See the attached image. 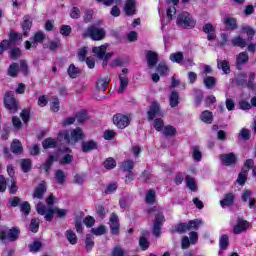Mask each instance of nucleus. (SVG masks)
Returning <instances> with one entry per match:
<instances>
[{
  "label": "nucleus",
  "instance_id": "f257e3e1",
  "mask_svg": "<svg viewBox=\"0 0 256 256\" xmlns=\"http://www.w3.org/2000/svg\"><path fill=\"white\" fill-rule=\"evenodd\" d=\"M71 149L69 148H60L59 153L56 156H49L46 160V163L43 166L44 171H49L51 169V165L55 163V161H59L60 165H68L73 161V156L70 154Z\"/></svg>",
  "mask_w": 256,
  "mask_h": 256
},
{
  "label": "nucleus",
  "instance_id": "f03ea898",
  "mask_svg": "<svg viewBox=\"0 0 256 256\" xmlns=\"http://www.w3.org/2000/svg\"><path fill=\"white\" fill-rule=\"evenodd\" d=\"M36 210L38 215H42L46 221H53L54 215H56L58 218H61L65 217V215L68 213L67 209H60L57 207L45 208L43 203H38L36 205Z\"/></svg>",
  "mask_w": 256,
  "mask_h": 256
},
{
  "label": "nucleus",
  "instance_id": "7ed1b4c3",
  "mask_svg": "<svg viewBox=\"0 0 256 256\" xmlns=\"http://www.w3.org/2000/svg\"><path fill=\"white\" fill-rule=\"evenodd\" d=\"M84 138L85 134L83 133V130L81 128L61 131L58 135L59 141H61V139H64V141L68 143V145H75L76 143H78V141H81Z\"/></svg>",
  "mask_w": 256,
  "mask_h": 256
},
{
  "label": "nucleus",
  "instance_id": "20e7f679",
  "mask_svg": "<svg viewBox=\"0 0 256 256\" xmlns=\"http://www.w3.org/2000/svg\"><path fill=\"white\" fill-rule=\"evenodd\" d=\"M149 213H154L156 215L153 226V235H155V237H160L161 227H163V223H165L163 212L161 211V208L154 207L149 211Z\"/></svg>",
  "mask_w": 256,
  "mask_h": 256
},
{
  "label": "nucleus",
  "instance_id": "39448f33",
  "mask_svg": "<svg viewBox=\"0 0 256 256\" xmlns=\"http://www.w3.org/2000/svg\"><path fill=\"white\" fill-rule=\"evenodd\" d=\"M84 37H90L93 41H102L105 39V29L93 25L85 31Z\"/></svg>",
  "mask_w": 256,
  "mask_h": 256
},
{
  "label": "nucleus",
  "instance_id": "423d86ee",
  "mask_svg": "<svg viewBox=\"0 0 256 256\" xmlns=\"http://www.w3.org/2000/svg\"><path fill=\"white\" fill-rule=\"evenodd\" d=\"M177 25L182 27V29H193L195 27V20H193L191 14L183 12L177 18Z\"/></svg>",
  "mask_w": 256,
  "mask_h": 256
},
{
  "label": "nucleus",
  "instance_id": "0eeeda50",
  "mask_svg": "<svg viewBox=\"0 0 256 256\" xmlns=\"http://www.w3.org/2000/svg\"><path fill=\"white\" fill-rule=\"evenodd\" d=\"M29 72V68L27 67V62L22 61L20 62V66L17 65V63H13L8 68V75L10 77H17L19 73H23L24 75H27Z\"/></svg>",
  "mask_w": 256,
  "mask_h": 256
},
{
  "label": "nucleus",
  "instance_id": "6e6552de",
  "mask_svg": "<svg viewBox=\"0 0 256 256\" xmlns=\"http://www.w3.org/2000/svg\"><path fill=\"white\" fill-rule=\"evenodd\" d=\"M254 165L255 162L252 159H248L245 161L244 167L242 168L241 172L238 175V185H245V182L247 181V173L249 172V169H253Z\"/></svg>",
  "mask_w": 256,
  "mask_h": 256
},
{
  "label": "nucleus",
  "instance_id": "1a4fd4ad",
  "mask_svg": "<svg viewBox=\"0 0 256 256\" xmlns=\"http://www.w3.org/2000/svg\"><path fill=\"white\" fill-rule=\"evenodd\" d=\"M4 105L10 113H17V110L19 109V104L11 92L6 93L4 97Z\"/></svg>",
  "mask_w": 256,
  "mask_h": 256
},
{
  "label": "nucleus",
  "instance_id": "9d476101",
  "mask_svg": "<svg viewBox=\"0 0 256 256\" xmlns=\"http://www.w3.org/2000/svg\"><path fill=\"white\" fill-rule=\"evenodd\" d=\"M113 123L118 127V129H125L129 127V124L131 123V116L116 114L113 116Z\"/></svg>",
  "mask_w": 256,
  "mask_h": 256
},
{
  "label": "nucleus",
  "instance_id": "9b49d317",
  "mask_svg": "<svg viewBox=\"0 0 256 256\" xmlns=\"http://www.w3.org/2000/svg\"><path fill=\"white\" fill-rule=\"evenodd\" d=\"M156 117H163V111L158 102H152L148 111V121H153Z\"/></svg>",
  "mask_w": 256,
  "mask_h": 256
},
{
  "label": "nucleus",
  "instance_id": "f8f14e48",
  "mask_svg": "<svg viewBox=\"0 0 256 256\" xmlns=\"http://www.w3.org/2000/svg\"><path fill=\"white\" fill-rule=\"evenodd\" d=\"M45 39V34L43 32H37L33 38H30V41L25 42V49L29 50L32 47H37L38 43H43Z\"/></svg>",
  "mask_w": 256,
  "mask_h": 256
},
{
  "label": "nucleus",
  "instance_id": "ddd939ff",
  "mask_svg": "<svg viewBox=\"0 0 256 256\" xmlns=\"http://www.w3.org/2000/svg\"><path fill=\"white\" fill-rule=\"evenodd\" d=\"M127 73H129V70L127 68H123L122 73L119 75L120 87L118 89V93H125V89H127V85H129V78H127Z\"/></svg>",
  "mask_w": 256,
  "mask_h": 256
},
{
  "label": "nucleus",
  "instance_id": "4468645a",
  "mask_svg": "<svg viewBox=\"0 0 256 256\" xmlns=\"http://www.w3.org/2000/svg\"><path fill=\"white\" fill-rule=\"evenodd\" d=\"M19 39V34L15 33V32H11L10 33V41L9 40H3L0 43V55H3V52L6 49H9V47H11L12 43H15V40Z\"/></svg>",
  "mask_w": 256,
  "mask_h": 256
},
{
  "label": "nucleus",
  "instance_id": "2eb2a0df",
  "mask_svg": "<svg viewBox=\"0 0 256 256\" xmlns=\"http://www.w3.org/2000/svg\"><path fill=\"white\" fill-rule=\"evenodd\" d=\"M223 24L228 31H235L239 27L237 24V18L231 16H225L223 18Z\"/></svg>",
  "mask_w": 256,
  "mask_h": 256
},
{
  "label": "nucleus",
  "instance_id": "dca6fc26",
  "mask_svg": "<svg viewBox=\"0 0 256 256\" xmlns=\"http://www.w3.org/2000/svg\"><path fill=\"white\" fill-rule=\"evenodd\" d=\"M110 229L112 235H119V216L114 213L110 216Z\"/></svg>",
  "mask_w": 256,
  "mask_h": 256
},
{
  "label": "nucleus",
  "instance_id": "f3484780",
  "mask_svg": "<svg viewBox=\"0 0 256 256\" xmlns=\"http://www.w3.org/2000/svg\"><path fill=\"white\" fill-rule=\"evenodd\" d=\"M46 191H47V184H45V182H40L38 187L34 189L33 198L43 199V195H45Z\"/></svg>",
  "mask_w": 256,
  "mask_h": 256
},
{
  "label": "nucleus",
  "instance_id": "a211bd4d",
  "mask_svg": "<svg viewBox=\"0 0 256 256\" xmlns=\"http://www.w3.org/2000/svg\"><path fill=\"white\" fill-rule=\"evenodd\" d=\"M220 160L223 165H235V163L237 162V157L233 153L222 154L220 155Z\"/></svg>",
  "mask_w": 256,
  "mask_h": 256
},
{
  "label": "nucleus",
  "instance_id": "6ab92c4d",
  "mask_svg": "<svg viewBox=\"0 0 256 256\" xmlns=\"http://www.w3.org/2000/svg\"><path fill=\"white\" fill-rule=\"evenodd\" d=\"M107 47H109V44L96 46L92 49V53L95 55V57H98V59H103L105 57V53H107Z\"/></svg>",
  "mask_w": 256,
  "mask_h": 256
},
{
  "label": "nucleus",
  "instance_id": "aec40b11",
  "mask_svg": "<svg viewBox=\"0 0 256 256\" xmlns=\"http://www.w3.org/2000/svg\"><path fill=\"white\" fill-rule=\"evenodd\" d=\"M247 229H249V222L238 220L237 224L234 226V233L239 235V233H243V231H247Z\"/></svg>",
  "mask_w": 256,
  "mask_h": 256
},
{
  "label": "nucleus",
  "instance_id": "412c9836",
  "mask_svg": "<svg viewBox=\"0 0 256 256\" xmlns=\"http://www.w3.org/2000/svg\"><path fill=\"white\" fill-rule=\"evenodd\" d=\"M230 43H231V45H233V47H241V48L247 47V40H245L240 35L233 37L230 40Z\"/></svg>",
  "mask_w": 256,
  "mask_h": 256
},
{
  "label": "nucleus",
  "instance_id": "4be33fe9",
  "mask_svg": "<svg viewBox=\"0 0 256 256\" xmlns=\"http://www.w3.org/2000/svg\"><path fill=\"white\" fill-rule=\"evenodd\" d=\"M171 3L173 6L167 9L168 19H173L174 15L177 14V8L175 6L179 3V0H168V5H171Z\"/></svg>",
  "mask_w": 256,
  "mask_h": 256
},
{
  "label": "nucleus",
  "instance_id": "5701e85b",
  "mask_svg": "<svg viewBox=\"0 0 256 256\" xmlns=\"http://www.w3.org/2000/svg\"><path fill=\"white\" fill-rule=\"evenodd\" d=\"M22 30L23 35L27 36V31H30L31 26L33 25V20H31V17L25 16L22 21Z\"/></svg>",
  "mask_w": 256,
  "mask_h": 256
},
{
  "label": "nucleus",
  "instance_id": "b1692460",
  "mask_svg": "<svg viewBox=\"0 0 256 256\" xmlns=\"http://www.w3.org/2000/svg\"><path fill=\"white\" fill-rule=\"evenodd\" d=\"M11 151L16 155H21V153H23V145L21 144V141L14 139L11 144Z\"/></svg>",
  "mask_w": 256,
  "mask_h": 256
},
{
  "label": "nucleus",
  "instance_id": "393cba45",
  "mask_svg": "<svg viewBox=\"0 0 256 256\" xmlns=\"http://www.w3.org/2000/svg\"><path fill=\"white\" fill-rule=\"evenodd\" d=\"M249 61V54L247 52H241L239 55L236 57V65L238 69L241 67V65H245Z\"/></svg>",
  "mask_w": 256,
  "mask_h": 256
},
{
  "label": "nucleus",
  "instance_id": "a878e982",
  "mask_svg": "<svg viewBox=\"0 0 256 256\" xmlns=\"http://www.w3.org/2000/svg\"><path fill=\"white\" fill-rule=\"evenodd\" d=\"M146 59L148 63V67H155L157 65V53L153 51H148L146 54Z\"/></svg>",
  "mask_w": 256,
  "mask_h": 256
},
{
  "label": "nucleus",
  "instance_id": "bb28decb",
  "mask_svg": "<svg viewBox=\"0 0 256 256\" xmlns=\"http://www.w3.org/2000/svg\"><path fill=\"white\" fill-rule=\"evenodd\" d=\"M241 33H244V35H247L248 41H251V39L255 37L256 31L251 26L243 25L241 26Z\"/></svg>",
  "mask_w": 256,
  "mask_h": 256
},
{
  "label": "nucleus",
  "instance_id": "cd10ccee",
  "mask_svg": "<svg viewBox=\"0 0 256 256\" xmlns=\"http://www.w3.org/2000/svg\"><path fill=\"white\" fill-rule=\"evenodd\" d=\"M93 149H97V142L89 140L82 143V151L84 153H88V151H93Z\"/></svg>",
  "mask_w": 256,
  "mask_h": 256
},
{
  "label": "nucleus",
  "instance_id": "c85d7f7f",
  "mask_svg": "<svg viewBox=\"0 0 256 256\" xmlns=\"http://www.w3.org/2000/svg\"><path fill=\"white\" fill-rule=\"evenodd\" d=\"M204 33L208 34V40L213 41L215 39V28L212 24H205L203 26Z\"/></svg>",
  "mask_w": 256,
  "mask_h": 256
},
{
  "label": "nucleus",
  "instance_id": "c756f323",
  "mask_svg": "<svg viewBox=\"0 0 256 256\" xmlns=\"http://www.w3.org/2000/svg\"><path fill=\"white\" fill-rule=\"evenodd\" d=\"M124 11L126 15H134L135 13V0H127Z\"/></svg>",
  "mask_w": 256,
  "mask_h": 256
},
{
  "label": "nucleus",
  "instance_id": "7c9ffc66",
  "mask_svg": "<svg viewBox=\"0 0 256 256\" xmlns=\"http://www.w3.org/2000/svg\"><path fill=\"white\" fill-rule=\"evenodd\" d=\"M200 120L203 123H213V113L209 110H205L200 114Z\"/></svg>",
  "mask_w": 256,
  "mask_h": 256
},
{
  "label": "nucleus",
  "instance_id": "2f4dec72",
  "mask_svg": "<svg viewBox=\"0 0 256 256\" xmlns=\"http://www.w3.org/2000/svg\"><path fill=\"white\" fill-rule=\"evenodd\" d=\"M242 200L249 201V207H255V199L251 198V190H244L242 193Z\"/></svg>",
  "mask_w": 256,
  "mask_h": 256
},
{
  "label": "nucleus",
  "instance_id": "473e14b6",
  "mask_svg": "<svg viewBox=\"0 0 256 256\" xmlns=\"http://www.w3.org/2000/svg\"><path fill=\"white\" fill-rule=\"evenodd\" d=\"M235 200V196H233V194H227L224 199H222L220 201V205L221 207L225 208V207H229L231 206V204L233 203V201Z\"/></svg>",
  "mask_w": 256,
  "mask_h": 256
},
{
  "label": "nucleus",
  "instance_id": "72a5a7b5",
  "mask_svg": "<svg viewBox=\"0 0 256 256\" xmlns=\"http://www.w3.org/2000/svg\"><path fill=\"white\" fill-rule=\"evenodd\" d=\"M170 61H172V63H183V59H184V56H183V52H176V53H172L170 54V57H169Z\"/></svg>",
  "mask_w": 256,
  "mask_h": 256
},
{
  "label": "nucleus",
  "instance_id": "f704fd0d",
  "mask_svg": "<svg viewBox=\"0 0 256 256\" xmlns=\"http://www.w3.org/2000/svg\"><path fill=\"white\" fill-rule=\"evenodd\" d=\"M19 237V230L17 228H12L6 233V240L15 241Z\"/></svg>",
  "mask_w": 256,
  "mask_h": 256
},
{
  "label": "nucleus",
  "instance_id": "c9c22d12",
  "mask_svg": "<svg viewBox=\"0 0 256 256\" xmlns=\"http://www.w3.org/2000/svg\"><path fill=\"white\" fill-rule=\"evenodd\" d=\"M81 73V70L77 67H75L74 64H71L68 68V75L72 79H76V77H79V74Z\"/></svg>",
  "mask_w": 256,
  "mask_h": 256
},
{
  "label": "nucleus",
  "instance_id": "e433bc0d",
  "mask_svg": "<svg viewBox=\"0 0 256 256\" xmlns=\"http://www.w3.org/2000/svg\"><path fill=\"white\" fill-rule=\"evenodd\" d=\"M6 186H8L9 193H11L12 195H15V193H17V191L19 189L17 187V182H15V180L13 178H11L10 180H8L6 182Z\"/></svg>",
  "mask_w": 256,
  "mask_h": 256
},
{
  "label": "nucleus",
  "instance_id": "4c0bfd02",
  "mask_svg": "<svg viewBox=\"0 0 256 256\" xmlns=\"http://www.w3.org/2000/svg\"><path fill=\"white\" fill-rule=\"evenodd\" d=\"M186 185L190 191H197V182L195 181V178L191 176L186 177Z\"/></svg>",
  "mask_w": 256,
  "mask_h": 256
},
{
  "label": "nucleus",
  "instance_id": "58836bf2",
  "mask_svg": "<svg viewBox=\"0 0 256 256\" xmlns=\"http://www.w3.org/2000/svg\"><path fill=\"white\" fill-rule=\"evenodd\" d=\"M153 127L156 131L161 132L165 129V122L161 118L154 119Z\"/></svg>",
  "mask_w": 256,
  "mask_h": 256
},
{
  "label": "nucleus",
  "instance_id": "ea45409f",
  "mask_svg": "<svg viewBox=\"0 0 256 256\" xmlns=\"http://www.w3.org/2000/svg\"><path fill=\"white\" fill-rule=\"evenodd\" d=\"M133 167H135V162L131 160H126L121 165V169H123V171H127V173H131V171H133Z\"/></svg>",
  "mask_w": 256,
  "mask_h": 256
},
{
  "label": "nucleus",
  "instance_id": "a19ab883",
  "mask_svg": "<svg viewBox=\"0 0 256 256\" xmlns=\"http://www.w3.org/2000/svg\"><path fill=\"white\" fill-rule=\"evenodd\" d=\"M66 238L71 245L77 244V235L75 234V232H73V230L66 231Z\"/></svg>",
  "mask_w": 256,
  "mask_h": 256
},
{
  "label": "nucleus",
  "instance_id": "79ce46f5",
  "mask_svg": "<svg viewBox=\"0 0 256 256\" xmlns=\"http://www.w3.org/2000/svg\"><path fill=\"white\" fill-rule=\"evenodd\" d=\"M170 107H177L179 105V93L172 92L169 98Z\"/></svg>",
  "mask_w": 256,
  "mask_h": 256
},
{
  "label": "nucleus",
  "instance_id": "37998d69",
  "mask_svg": "<svg viewBox=\"0 0 256 256\" xmlns=\"http://www.w3.org/2000/svg\"><path fill=\"white\" fill-rule=\"evenodd\" d=\"M192 157L197 163L203 159V154L201 153V150H199V147L194 146L192 148Z\"/></svg>",
  "mask_w": 256,
  "mask_h": 256
},
{
  "label": "nucleus",
  "instance_id": "c03bdc74",
  "mask_svg": "<svg viewBox=\"0 0 256 256\" xmlns=\"http://www.w3.org/2000/svg\"><path fill=\"white\" fill-rule=\"evenodd\" d=\"M162 133L168 137H173L176 135L177 130L175 129V127L171 126V125H167L164 127V129L162 130Z\"/></svg>",
  "mask_w": 256,
  "mask_h": 256
},
{
  "label": "nucleus",
  "instance_id": "a18cd8bd",
  "mask_svg": "<svg viewBox=\"0 0 256 256\" xmlns=\"http://www.w3.org/2000/svg\"><path fill=\"white\" fill-rule=\"evenodd\" d=\"M218 69H222L224 73H230L231 69L229 67V62L226 60H219L218 61Z\"/></svg>",
  "mask_w": 256,
  "mask_h": 256
},
{
  "label": "nucleus",
  "instance_id": "49530a36",
  "mask_svg": "<svg viewBox=\"0 0 256 256\" xmlns=\"http://www.w3.org/2000/svg\"><path fill=\"white\" fill-rule=\"evenodd\" d=\"M56 145H57V142L52 138H48L44 140L42 143V146L44 149H53V147H56Z\"/></svg>",
  "mask_w": 256,
  "mask_h": 256
},
{
  "label": "nucleus",
  "instance_id": "de8ad7c7",
  "mask_svg": "<svg viewBox=\"0 0 256 256\" xmlns=\"http://www.w3.org/2000/svg\"><path fill=\"white\" fill-rule=\"evenodd\" d=\"M21 169L24 173L31 171V160L30 159L21 160Z\"/></svg>",
  "mask_w": 256,
  "mask_h": 256
},
{
  "label": "nucleus",
  "instance_id": "09e8293b",
  "mask_svg": "<svg viewBox=\"0 0 256 256\" xmlns=\"http://www.w3.org/2000/svg\"><path fill=\"white\" fill-rule=\"evenodd\" d=\"M59 99L57 97H52L51 101H50V109L51 111H53L54 113H57V111H59Z\"/></svg>",
  "mask_w": 256,
  "mask_h": 256
},
{
  "label": "nucleus",
  "instance_id": "8fccbe9b",
  "mask_svg": "<svg viewBox=\"0 0 256 256\" xmlns=\"http://www.w3.org/2000/svg\"><path fill=\"white\" fill-rule=\"evenodd\" d=\"M215 82V79L211 76L204 78V85L207 87V89H213L215 87Z\"/></svg>",
  "mask_w": 256,
  "mask_h": 256
},
{
  "label": "nucleus",
  "instance_id": "3c124183",
  "mask_svg": "<svg viewBox=\"0 0 256 256\" xmlns=\"http://www.w3.org/2000/svg\"><path fill=\"white\" fill-rule=\"evenodd\" d=\"M111 80L109 78H104V79H100L97 82V87L98 89H102L103 91H105V89H107V85H109V82Z\"/></svg>",
  "mask_w": 256,
  "mask_h": 256
},
{
  "label": "nucleus",
  "instance_id": "603ef678",
  "mask_svg": "<svg viewBox=\"0 0 256 256\" xmlns=\"http://www.w3.org/2000/svg\"><path fill=\"white\" fill-rule=\"evenodd\" d=\"M117 166V162H115V159L108 158L104 161V167L105 169H115Z\"/></svg>",
  "mask_w": 256,
  "mask_h": 256
},
{
  "label": "nucleus",
  "instance_id": "864d4df0",
  "mask_svg": "<svg viewBox=\"0 0 256 256\" xmlns=\"http://www.w3.org/2000/svg\"><path fill=\"white\" fill-rule=\"evenodd\" d=\"M72 28L69 25H62L60 27V34L63 35V37H69L71 35Z\"/></svg>",
  "mask_w": 256,
  "mask_h": 256
},
{
  "label": "nucleus",
  "instance_id": "5fc2aeb1",
  "mask_svg": "<svg viewBox=\"0 0 256 256\" xmlns=\"http://www.w3.org/2000/svg\"><path fill=\"white\" fill-rule=\"evenodd\" d=\"M56 181L58 185H63L65 183V173L61 170L56 171Z\"/></svg>",
  "mask_w": 256,
  "mask_h": 256
},
{
  "label": "nucleus",
  "instance_id": "6e6d98bb",
  "mask_svg": "<svg viewBox=\"0 0 256 256\" xmlns=\"http://www.w3.org/2000/svg\"><path fill=\"white\" fill-rule=\"evenodd\" d=\"M86 250L89 252L93 247H95V242H93V236L86 235Z\"/></svg>",
  "mask_w": 256,
  "mask_h": 256
},
{
  "label": "nucleus",
  "instance_id": "4d7b16f0",
  "mask_svg": "<svg viewBox=\"0 0 256 256\" xmlns=\"http://www.w3.org/2000/svg\"><path fill=\"white\" fill-rule=\"evenodd\" d=\"M228 44H229V34H227V33H221L219 45H220L221 47H225V45H228Z\"/></svg>",
  "mask_w": 256,
  "mask_h": 256
},
{
  "label": "nucleus",
  "instance_id": "13d9d810",
  "mask_svg": "<svg viewBox=\"0 0 256 256\" xmlns=\"http://www.w3.org/2000/svg\"><path fill=\"white\" fill-rule=\"evenodd\" d=\"M155 191L154 190H148L146 193V203H155Z\"/></svg>",
  "mask_w": 256,
  "mask_h": 256
},
{
  "label": "nucleus",
  "instance_id": "bf43d9fd",
  "mask_svg": "<svg viewBox=\"0 0 256 256\" xmlns=\"http://www.w3.org/2000/svg\"><path fill=\"white\" fill-rule=\"evenodd\" d=\"M107 230L105 229V226H98L97 228H92L91 233L93 235H105Z\"/></svg>",
  "mask_w": 256,
  "mask_h": 256
},
{
  "label": "nucleus",
  "instance_id": "052dcab7",
  "mask_svg": "<svg viewBox=\"0 0 256 256\" xmlns=\"http://www.w3.org/2000/svg\"><path fill=\"white\" fill-rule=\"evenodd\" d=\"M12 124L14 129H16L17 131H19V129L23 127V123L21 122V119L17 116H14L12 118Z\"/></svg>",
  "mask_w": 256,
  "mask_h": 256
},
{
  "label": "nucleus",
  "instance_id": "680f3d73",
  "mask_svg": "<svg viewBox=\"0 0 256 256\" xmlns=\"http://www.w3.org/2000/svg\"><path fill=\"white\" fill-rule=\"evenodd\" d=\"M30 231H32V233H37V231H39V219L34 218L31 220Z\"/></svg>",
  "mask_w": 256,
  "mask_h": 256
},
{
  "label": "nucleus",
  "instance_id": "e2e57ef3",
  "mask_svg": "<svg viewBox=\"0 0 256 256\" xmlns=\"http://www.w3.org/2000/svg\"><path fill=\"white\" fill-rule=\"evenodd\" d=\"M157 71L160 75H167V73H169V68L165 63H160L157 67Z\"/></svg>",
  "mask_w": 256,
  "mask_h": 256
},
{
  "label": "nucleus",
  "instance_id": "0e129e2a",
  "mask_svg": "<svg viewBox=\"0 0 256 256\" xmlns=\"http://www.w3.org/2000/svg\"><path fill=\"white\" fill-rule=\"evenodd\" d=\"M203 222L201 220H191L188 223V229H199V226H201Z\"/></svg>",
  "mask_w": 256,
  "mask_h": 256
},
{
  "label": "nucleus",
  "instance_id": "69168bd1",
  "mask_svg": "<svg viewBox=\"0 0 256 256\" xmlns=\"http://www.w3.org/2000/svg\"><path fill=\"white\" fill-rule=\"evenodd\" d=\"M229 245V237L227 235H222L220 238V249H227Z\"/></svg>",
  "mask_w": 256,
  "mask_h": 256
},
{
  "label": "nucleus",
  "instance_id": "338daca9",
  "mask_svg": "<svg viewBox=\"0 0 256 256\" xmlns=\"http://www.w3.org/2000/svg\"><path fill=\"white\" fill-rule=\"evenodd\" d=\"M115 135H116L115 131L105 130L103 137H104V139H106V141H111V140L115 139Z\"/></svg>",
  "mask_w": 256,
  "mask_h": 256
},
{
  "label": "nucleus",
  "instance_id": "774afa93",
  "mask_svg": "<svg viewBox=\"0 0 256 256\" xmlns=\"http://www.w3.org/2000/svg\"><path fill=\"white\" fill-rule=\"evenodd\" d=\"M112 256H125V250L120 246H116L112 250Z\"/></svg>",
  "mask_w": 256,
  "mask_h": 256
}]
</instances>
